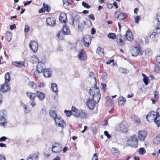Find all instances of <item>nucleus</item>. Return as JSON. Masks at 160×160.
<instances>
[{"label": "nucleus", "instance_id": "nucleus-43", "mask_svg": "<svg viewBox=\"0 0 160 160\" xmlns=\"http://www.w3.org/2000/svg\"><path fill=\"white\" fill-rule=\"evenodd\" d=\"M132 118L133 119V121L138 123H140V120L139 118L136 116H133L132 117Z\"/></svg>", "mask_w": 160, "mask_h": 160}, {"label": "nucleus", "instance_id": "nucleus-5", "mask_svg": "<svg viewBox=\"0 0 160 160\" xmlns=\"http://www.w3.org/2000/svg\"><path fill=\"white\" fill-rule=\"evenodd\" d=\"M62 146L59 143H54L52 146V152L54 153L60 152L62 151Z\"/></svg>", "mask_w": 160, "mask_h": 160}, {"label": "nucleus", "instance_id": "nucleus-58", "mask_svg": "<svg viewBox=\"0 0 160 160\" xmlns=\"http://www.w3.org/2000/svg\"><path fill=\"white\" fill-rule=\"evenodd\" d=\"M104 134L108 138H111V135L109 134L107 131H105L104 132Z\"/></svg>", "mask_w": 160, "mask_h": 160}, {"label": "nucleus", "instance_id": "nucleus-42", "mask_svg": "<svg viewBox=\"0 0 160 160\" xmlns=\"http://www.w3.org/2000/svg\"><path fill=\"white\" fill-rule=\"evenodd\" d=\"M139 154L140 155L144 154L146 152L145 149L143 148H141L138 150Z\"/></svg>", "mask_w": 160, "mask_h": 160}, {"label": "nucleus", "instance_id": "nucleus-64", "mask_svg": "<svg viewBox=\"0 0 160 160\" xmlns=\"http://www.w3.org/2000/svg\"><path fill=\"white\" fill-rule=\"evenodd\" d=\"M157 18L158 22V23H160V13H158L157 15Z\"/></svg>", "mask_w": 160, "mask_h": 160}, {"label": "nucleus", "instance_id": "nucleus-33", "mask_svg": "<svg viewBox=\"0 0 160 160\" xmlns=\"http://www.w3.org/2000/svg\"><path fill=\"white\" fill-rule=\"evenodd\" d=\"M0 123L3 126H5L7 123V121L3 117L0 118Z\"/></svg>", "mask_w": 160, "mask_h": 160}, {"label": "nucleus", "instance_id": "nucleus-36", "mask_svg": "<svg viewBox=\"0 0 160 160\" xmlns=\"http://www.w3.org/2000/svg\"><path fill=\"white\" fill-rule=\"evenodd\" d=\"M153 142L155 144L160 143V134L158 135L153 140Z\"/></svg>", "mask_w": 160, "mask_h": 160}, {"label": "nucleus", "instance_id": "nucleus-9", "mask_svg": "<svg viewBox=\"0 0 160 160\" xmlns=\"http://www.w3.org/2000/svg\"><path fill=\"white\" fill-rule=\"evenodd\" d=\"M27 94L28 97L31 100V102H30V104L33 107L36 105L35 102L34 101V100L36 97V95L35 93L31 92H27Z\"/></svg>", "mask_w": 160, "mask_h": 160}, {"label": "nucleus", "instance_id": "nucleus-55", "mask_svg": "<svg viewBox=\"0 0 160 160\" xmlns=\"http://www.w3.org/2000/svg\"><path fill=\"white\" fill-rule=\"evenodd\" d=\"M140 18V17L139 16H137L135 17L134 20L135 22L137 23H138L139 21Z\"/></svg>", "mask_w": 160, "mask_h": 160}, {"label": "nucleus", "instance_id": "nucleus-12", "mask_svg": "<svg viewBox=\"0 0 160 160\" xmlns=\"http://www.w3.org/2000/svg\"><path fill=\"white\" fill-rule=\"evenodd\" d=\"M78 58L82 61H85L87 59V55L85 52L82 50H81L79 51Z\"/></svg>", "mask_w": 160, "mask_h": 160}, {"label": "nucleus", "instance_id": "nucleus-37", "mask_svg": "<svg viewBox=\"0 0 160 160\" xmlns=\"http://www.w3.org/2000/svg\"><path fill=\"white\" fill-rule=\"evenodd\" d=\"M49 114L51 117L54 119L58 117L57 113L54 111H50L49 112Z\"/></svg>", "mask_w": 160, "mask_h": 160}, {"label": "nucleus", "instance_id": "nucleus-3", "mask_svg": "<svg viewBox=\"0 0 160 160\" xmlns=\"http://www.w3.org/2000/svg\"><path fill=\"white\" fill-rule=\"evenodd\" d=\"M138 140L135 135H132L127 141V145L131 147L136 148L138 147Z\"/></svg>", "mask_w": 160, "mask_h": 160}, {"label": "nucleus", "instance_id": "nucleus-6", "mask_svg": "<svg viewBox=\"0 0 160 160\" xmlns=\"http://www.w3.org/2000/svg\"><path fill=\"white\" fill-rule=\"evenodd\" d=\"M95 98H92V99L89 98L87 99L86 102V104L88 108L90 110H93L95 108Z\"/></svg>", "mask_w": 160, "mask_h": 160}, {"label": "nucleus", "instance_id": "nucleus-21", "mask_svg": "<svg viewBox=\"0 0 160 160\" xmlns=\"http://www.w3.org/2000/svg\"><path fill=\"white\" fill-rule=\"evenodd\" d=\"M140 52V49L138 47H134L132 50V55L133 56H137Z\"/></svg>", "mask_w": 160, "mask_h": 160}, {"label": "nucleus", "instance_id": "nucleus-30", "mask_svg": "<svg viewBox=\"0 0 160 160\" xmlns=\"http://www.w3.org/2000/svg\"><path fill=\"white\" fill-rule=\"evenodd\" d=\"M126 101V99L125 98L123 97H120L118 98V104L119 105L121 106H123V103H121V102H125Z\"/></svg>", "mask_w": 160, "mask_h": 160}, {"label": "nucleus", "instance_id": "nucleus-16", "mask_svg": "<svg viewBox=\"0 0 160 160\" xmlns=\"http://www.w3.org/2000/svg\"><path fill=\"white\" fill-rule=\"evenodd\" d=\"M8 83L5 82L2 86L0 91L2 92H5L9 90L10 89V86Z\"/></svg>", "mask_w": 160, "mask_h": 160}, {"label": "nucleus", "instance_id": "nucleus-14", "mask_svg": "<svg viewBox=\"0 0 160 160\" xmlns=\"http://www.w3.org/2000/svg\"><path fill=\"white\" fill-rule=\"evenodd\" d=\"M147 135V132L145 131H139L138 132V137L140 140L143 141Z\"/></svg>", "mask_w": 160, "mask_h": 160}, {"label": "nucleus", "instance_id": "nucleus-22", "mask_svg": "<svg viewBox=\"0 0 160 160\" xmlns=\"http://www.w3.org/2000/svg\"><path fill=\"white\" fill-rule=\"evenodd\" d=\"M51 71L48 68H46L42 72H43V76L46 77H49L51 76Z\"/></svg>", "mask_w": 160, "mask_h": 160}, {"label": "nucleus", "instance_id": "nucleus-62", "mask_svg": "<svg viewBox=\"0 0 160 160\" xmlns=\"http://www.w3.org/2000/svg\"><path fill=\"white\" fill-rule=\"evenodd\" d=\"M155 60L158 63H160V56L156 57Z\"/></svg>", "mask_w": 160, "mask_h": 160}, {"label": "nucleus", "instance_id": "nucleus-52", "mask_svg": "<svg viewBox=\"0 0 160 160\" xmlns=\"http://www.w3.org/2000/svg\"><path fill=\"white\" fill-rule=\"evenodd\" d=\"M82 5L85 8L89 9L90 8L89 5L88 3L83 2L82 3Z\"/></svg>", "mask_w": 160, "mask_h": 160}, {"label": "nucleus", "instance_id": "nucleus-35", "mask_svg": "<svg viewBox=\"0 0 160 160\" xmlns=\"http://www.w3.org/2000/svg\"><path fill=\"white\" fill-rule=\"evenodd\" d=\"M153 94L154 95V98H155V100L152 99V104H154L155 103L156 100H157L158 98V93L157 92V91H155L154 92Z\"/></svg>", "mask_w": 160, "mask_h": 160}, {"label": "nucleus", "instance_id": "nucleus-29", "mask_svg": "<svg viewBox=\"0 0 160 160\" xmlns=\"http://www.w3.org/2000/svg\"><path fill=\"white\" fill-rule=\"evenodd\" d=\"M12 64L18 67H21L24 65V63L23 62H17L14 61L12 62Z\"/></svg>", "mask_w": 160, "mask_h": 160}, {"label": "nucleus", "instance_id": "nucleus-54", "mask_svg": "<svg viewBox=\"0 0 160 160\" xmlns=\"http://www.w3.org/2000/svg\"><path fill=\"white\" fill-rule=\"evenodd\" d=\"M101 85L102 86V90L104 92L106 91V85L105 84L103 83H101Z\"/></svg>", "mask_w": 160, "mask_h": 160}, {"label": "nucleus", "instance_id": "nucleus-26", "mask_svg": "<svg viewBox=\"0 0 160 160\" xmlns=\"http://www.w3.org/2000/svg\"><path fill=\"white\" fill-rule=\"evenodd\" d=\"M37 96L39 100H42L45 98V95L42 92L39 91L37 92Z\"/></svg>", "mask_w": 160, "mask_h": 160}, {"label": "nucleus", "instance_id": "nucleus-41", "mask_svg": "<svg viewBox=\"0 0 160 160\" xmlns=\"http://www.w3.org/2000/svg\"><path fill=\"white\" fill-rule=\"evenodd\" d=\"M108 37L112 39H114L116 38V36L114 33H110L108 35Z\"/></svg>", "mask_w": 160, "mask_h": 160}, {"label": "nucleus", "instance_id": "nucleus-13", "mask_svg": "<svg viewBox=\"0 0 160 160\" xmlns=\"http://www.w3.org/2000/svg\"><path fill=\"white\" fill-rule=\"evenodd\" d=\"M114 15L117 18L122 20L128 17V15L124 13H121L119 12L116 11L115 12Z\"/></svg>", "mask_w": 160, "mask_h": 160}, {"label": "nucleus", "instance_id": "nucleus-18", "mask_svg": "<svg viewBox=\"0 0 160 160\" xmlns=\"http://www.w3.org/2000/svg\"><path fill=\"white\" fill-rule=\"evenodd\" d=\"M72 114L75 117H78L80 115V111L79 110L75 107L72 106L71 110Z\"/></svg>", "mask_w": 160, "mask_h": 160}, {"label": "nucleus", "instance_id": "nucleus-32", "mask_svg": "<svg viewBox=\"0 0 160 160\" xmlns=\"http://www.w3.org/2000/svg\"><path fill=\"white\" fill-rule=\"evenodd\" d=\"M10 75L9 72H7L5 75V82L8 83L10 80Z\"/></svg>", "mask_w": 160, "mask_h": 160}, {"label": "nucleus", "instance_id": "nucleus-50", "mask_svg": "<svg viewBox=\"0 0 160 160\" xmlns=\"http://www.w3.org/2000/svg\"><path fill=\"white\" fill-rule=\"evenodd\" d=\"M64 113L68 117L70 116L72 114V112L71 111H68L67 110H65L64 111Z\"/></svg>", "mask_w": 160, "mask_h": 160}, {"label": "nucleus", "instance_id": "nucleus-10", "mask_svg": "<svg viewBox=\"0 0 160 160\" xmlns=\"http://www.w3.org/2000/svg\"><path fill=\"white\" fill-rule=\"evenodd\" d=\"M29 46L31 49L34 52H37L38 48V44L37 42L34 41H31L29 43Z\"/></svg>", "mask_w": 160, "mask_h": 160}, {"label": "nucleus", "instance_id": "nucleus-23", "mask_svg": "<svg viewBox=\"0 0 160 160\" xmlns=\"http://www.w3.org/2000/svg\"><path fill=\"white\" fill-rule=\"evenodd\" d=\"M38 158V155L35 153L30 154L27 158V160H37Z\"/></svg>", "mask_w": 160, "mask_h": 160}, {"label": "nucleus", "instance_id": "nucleus-20", "mask_svg": "<svg viewBox=\"0 0 160 160\" xmlns=\"http://www.w3.org/2000/svg\"><path fill=\"white\" fill-rule=\"evenodd\" d=\"M125 37L126 39L129 41L132 40L133 38L132 32L130 30L127 31L125 35Z\"/></svg>", "mask_w": 160, "mask_h": 160}, {"label": "nucleus", "instance_id": "nucleus-2", "mask_svg": "<svg viewBox=\"0 0 160 160\" xmlns=\"http://www.w3.org/2000/svg\"><path fill=\"white\" fill-rule=\"evenodd\" d=\"M99 91V88L97 87V82H96L94 86L90 88L89 92V94L93 96L92 98H95V102H97L99 101L101 97Z\"/></svg>", "mask_w": 160, "mask_h": 160}, {"label": "nucleus", "instance_id": "nucleus-31", "mask_svg": "<svg viewBox=\"0 0 160 160\" xmlns=\"http://www.w3.org/2000/svg\"><path fill=\"white\" fill-rule=\"evenodd\" d=\"M52 153L50 148H46L44 152V155L46 157L49 156Z\"/></svg>", "mask_w": 160, "mask_h": 160}, {"label": "nucleus", "instance_id": "nucleus-56", "mask_svg": "<svg viewBox=\"0 0 160 160\" xmlns=\"http://www.w3.org/2000/svg\"><path fill=\"white\" fill-rule=\"evenodd\" d=\"M154 71L156 72H158L159 71V66L158 65H155L154 67Z\"/></svg>", "mask_w": 160, "mask_h": 160}, {"label": "nucleus", "instance_id": "nucleus-49", "mask_svg": "<svg viewBox=\"0 0 160 160\" xmlns=\"http://www.w3.org/2000/svg\"><path fill=\"white\" fill-rule=\"evenodd\" d=\"M43 7L47 12H48L50 11V8L45 3L43 4Z\"/></svg>", "mask_w": 160, "mask_h": 160}, {"label": "nucleus", "instance_id": "nucleus-27", "mask_svg": "<svg viewBox=\"0 0 160 160\" xmlns=\"http://www.w3.org/2000/svg\"><path fill=\"white\" fill-rule=\"evenodd\" d=\"M6 39L8 42H10L12 38V34L11 32H8L5 36Z\"/></svg>", "mask_w": 160, "mask_h": 160}, {"label": "nucleus", "instance_id": "nucleus-4", "mask_svg": "<svg viewBox=\"0 0 160 160\" xmlns=\"http://www.w3.org/2000/svg\"><path fill=\"white\" fill-rule=\"evenodd\" d=\"M70 34L71 32L69 27L67 26H64L63 27L62 30L58 33L57 37L59 39L62 40L64 35H69Z\"/></svg>", "mask_w": 160, "mask_h": 160}, {"label": "nucleus", "instance_id": "nucleus-11", "mask_svg": "<svg viewBox=\"0 0 160 160\" xmlns=\"http://www.w3.org/2000/svg\"><path fill=\"white\" fill-rule=\"evenodd\" d=\"M91 40V37L89 35L85 36L82 41H83V44L87 47H89Z\"/></svg>", "mask_w": 160, "mask_h": 160}, {"label": "nucleus", "instance_id": "nucleus-59", "mask_svg": "<svg viewBox=\"0 0 160 160\" xmlns=\"http://www.w3.org/2000/svg\"><path fill=\"white\" fill-rule=\"evenodd\" d=\"M16 28V25L15 24L12 25L10 26V29L12 30Z\"/></svg>", "mask_w": 160, "mask_h": 160}, {"label": "nucleus", "instance_id": "nucleus-34", "mask_svg": "<svg viewBox=\"0 0 160 160\" xmlns=\"http://www.w3.org/2000/svg\"><path fill=\"white\" fill-rule=\"evenodd\" d=\"M121 34H119L118 35V37H119V38L118 39L117 38V40L118 42V44L122 46L123 44V40L121 38Z\"/></svg>", "mask_w": 160, "mask_h": 160}, {"label": "nucleus", "instance_id": "nucleus-51", "mask_svg": "<svg viewBox=\"0 0 160 160\" xmlns=\"http://www.w3.org/2000/svg\"><path fill=\"white\" fill-rule=\"evenodd\" d=\"M143 80L145 84L146 85H147L148 84L149 81V80L147 77H144V78H143Z\"/></svg>", "mask_w": 160, "mask_h": 160}, {"label": "nucleus", "instance_id": "nucleus-40", "mask_svg": "<svg viewBox=\"0 0 160 160\" xmlns=\"http://www.w3.org/2000/svg\"><path fill=\"white\" fill-rule=\"evenodd\" d=\"M31 59H32V61H33L34 62H38V63L40 62H39V59L37 57V56L35 55H33Z\"/></svg>", "mask_w": 160, "mask_h": 160}, {"label": "nucleus", "instance_id": "nucleus-45", "mask_svg": "<svg viewBox=\"0 0 160 160\" xmlns=\"http://www.w3.org/2000/svg\"><path fill=\"white\" fill-rule=\"evenodd\" d=\"M23 107L24 108V111L25 113H29L30 111V108L27 107L25 105H23Z\"/></svg>", "mask_w": 160, "mask_h": 160}, {"label": "nucleus", "instance_id": "nucleus-61", "mask_svg": "<svg viewBox=\"0 0 160 160\" xmlns=\"http://www.w3.org/2000/svg\"><path fill=\"white\" fill-rule=\"evenodd\" d=\"M98 158V156L96 153H95L94 154L92 160H97Z\"/></svg>", "mask_w": 160, "mask_h": 160}, {"label": "nucleus", "instance_id": "nucleus-38", "mask_svg": "<svg viewBox=\"0 0 160 160\" xmlns=\"http://www.w3.org/2000/svg\"><path fill=\"white\" fill-rule=\"evenodd\" d=\"M158 36V34L157 32H154L152 33L150 36V38L153 41L156 40V38Z\"/></svg>", "mask_w": 160, "mask_h": 160}, {"label": "nucleus", "instance_id": "nucleus-17", "mask_svg": "<svg viewBox=\"0 0 160 160\" xmlns=\"http://www.w3.org/2000/svg\"><path fill=\"white\" fill-rule=\"evenodd\" d=\"M47 24L50 26H54L55 24L56 20L53 18H49L46 19Z\"/></svg>", "mask_w": 160, "mask_h": 160}, {"label": "nucleus", "instance_id": "nucleus-28", "mask_svg": "<svg viewBox=\"0 0 160 160\" xmlns=\"http://www.w3.org/2000/svg\"><path fill=\"white\" fill-rule=\"evenodd\" d=\"M103 52V49L99 47L97 49L96 53L97 54L99 55L100 56L102 57L104 55Z\"/></svg>", "mask_w": 160, "mask_h": 160}, {"label": "nucleus", "instance_id": "nucleus-60", "mask_svg": "<svg viewBox=\"0 0 160 160\" xmlns=\"http://www.w3.org/2000/svg\"><path fill=\"white\" fill-rule=\"evenodd\" d=\"M29 30V27L28 25H25V26L24 31L25 32H27Z\"/></svg>", "mask_w": 160, "mask_h": 160}, {"label": "nucleus", "instance_id": "nucleus-57", "mask_svg": "<svg viewBox=\"0 0 160 160\" xmlns=\"http://www.w3.org/2000/svg\"><path fill=\"white\" fill-rule=\"evenodd\" d=\"M45 86V84L43 82H40L38 84V87L39 88H42L44 87Z\"/></svg>", "mask_w": 160, "mask_h": 160}, {"label": "nucleus", "instance_id": "nucleus-53", "mask_svg": "<svg viewBox=\"0 0 160 160\" xmlns=\"http://www.w3.org/2000/svg\"><path fill=\"white\" fill-rule=\"evenodd\" d=\"M155 29L157 32L160 33V23H158V24L157 26L155 28Z\"/></svg>", "mask_w": 160, "mask_h": 160}, {"label": "nucleus", "instance_id": "nucleus-63", "mask_svg": "<svg viewBox=\"0 0 160 160\" xmlns=\"http://www.w3.org/2000/svg\"><path fill=\"white\" fill-rule=\"evenodd\" d=\"M0 160H6L5 156L2 155H0Z\"/></svg>", "mask_w": 160, "mask_h": 160}, {"label": "nucleus", "instance_id": "nucleus-15", "mask_svg": "<svg viewBox=\"0 0 160 160\" xmlns=\"http://www.w3.org/2000/svg\"><path fill=\"white\" fill-rule=\"evenodd\" d=\"M44 66V64L42 62H40L38 63L37 66V71L34 72V74L35 75V73L38 72L39 73L42 72L43 71H44V70L45 69L44 68H43Z\"/></svg>", "mask_w": 160, "mask_h": 160}, {"label": "nucleus", "instance_id": "nucleus-47", "mask_svg": "<svg viewBox=\"0 0 160 160\" xmlns=\"http://www.w3.org/2000/svg\"><path fill=\"white\" fill-rule=\"evenodd\" d=\"M119 70V72L122 73H127L128 72V70L123 68H120Z\"/></svg>", "mask_w": 160, "mask_h": 160}, {"label": "nucleus", "instance_id": "nucleus-7", "mask_svg": "<svg viewBox=\"0 0 160 160\" xmlns=\"http://www.w3.org/2000/svg\"><path fill=\"white\" fill-rule=\"evenodd\" d=\"M54 120L56 125L58 127H60L62 128H63L66 126L65 123L60 117L58 116L56 118H55Z\"/></svg>", "mask_w": 160, "mask_h": 160}, {"label": "nucleus", "instance_id": "nucleus-19", "mask_svg": "<svg viewBox=\"0 0 160 160\" xmlns=\"http://www.w3.org/2000/svg\"><path fill=\"white\" fill-rule=\"evenodd\" d=\"M67 19V16L66 13H61L60 14L59 19L61 23H66Z\"/></svg>", "mask_w": 160, "mask_h": 160}, {"label": "nucleus", "instance_id": "nucleus-46", "mask_svg": "<svg viewBox=\"0 0 160 160\" xmlns=\"http://www.w3.org/2000/svg\"><path fill=\"white\" fill-rule=\"evenodd\" d=\"M28 85L30 87L34 88H36V85L33 82H29L28 84Z\"/></svg>", "mask_w": 160, "mask_h": 160}, {"label": "nucleus", "instance_id": "nucleus-8", "mask_svg": "<svg viewBox=\"0 0 160 160\" xmlns=\"http://www.w3.org/2000/svg\"><path fill=\"white\" fill-rule=\"evenodd\" d=\"M117 131H119L121 132H127V128L126 125L122 123L118 124L116 128Z\"/></svg>", "mask_w": 160, "mask_h": 160}, {"label": "nucleus", "instance_id": "nucleus-1", "mask_svg": "<svg viewBox=\"0 0 160 160\" xmlns=\"http://www.w3.org/2000/svg\"><path fill=\"white\" fill-rule=\"evenodd\" d=\"M147 120L151 122L153 120L158 127H160V117H158L157 113L154 111L150 112L146 116Z\"/></svg>", "mask_w": 160, "mask_h": 160}, {"label": "nucleus", "instance_id": "nucleus-48", "mask_svg": "<svg viewBox=\"0 0 160 160\" xmlns=\"http://www.w3.org/2000/svg\"><path fill=\"white\" fill-rule=\"evenodd\" d=\"M145 53L146 55H150L152 53L151 50L149 48H147L145 51Z\"/></svg>", "mask_w": 160, "mask_h": 160}, {"label": "nucleus", "instance_id": "nucleus-44", "mask_svg": "<svg viewBox=\"0 0 160 160\" xmlns=\"http://www.w3.org/2000/svg\"><path fill=\"white\" fill-rule=\"evenodd\" d=\"M95 74L92 72H90L89 74V77L92 79H93L95 81V83L96 82V79L95 78Z\"/></svg>", "mask_w": 160, "mask_h": 160}, {"label": "nucleus", "instance_id": "nucleus-25", "mask_svg": "<svg viewBox=\"0 0 160 160\" xmlns=\"http://www.w3.org/2000/svg\"><path fill=\"white\" fill-rule=\"evenodd\" d=\"M87 112L84 110H81L80 111L79 116L82 118H87Z\"/></svg>", "mask_w": 160, "mask_h": 160}, {"label": "nucleus", "instance_id": "nucleus-39", "mask_svg": "<svg viewBox=\"0 0 160 160\" xmlns=\"http://www.w3.org/2000/svg\"><path fill=\"white\" fill-rule=\"evenodd\" d=\"M111 151L113 154L115 156L118 155L119 154V151L115 148H112L111 149Z\"/></svg>", "mask_w": 160, "mask_h": 160}, {"label": "nucleus", "instance_id": "nucleus-24", "mask_svg": "<svg viewBox=\"0 0 160 160\" xmlns=\"http://www.w3.org/2000/svg\"><path fill=\"white\" fill-rule=\"evenodd\" d=\"M51 88L53 92H54L56 94L58 93V86L55 83H51Z\"/></svg>", "mask_w": 160, "mask_h": 160}]
</instances>
